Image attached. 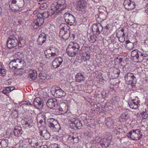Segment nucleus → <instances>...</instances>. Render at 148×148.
<instances>
[{
    "instance_id": "1",
    "label": "nucleus",
    "mask_w": 148,
    "mask_h": 148,
    "mask_svg": "<svg viewBox=\"0 0 148 148\" xmlns=\"http://www.w3.org/2000/svg\"><path fill=\"white\" fill-rule=\"evenodd\" d=\"M57 9L54 6H51V9L48 11L39 13L37 15V18L34 21L35 24L34 27L35 29H37L43 24L44 22V19L47 18L49 16H51L54 14H58V11Z\"/></svg>"
},
{
    "instance_id": "2",
    "label": "nucleus",
    "mask_w": 148,
    "mask_h": 148,
    "mask_svg": "<svg viewBox=\"0 0 148 148\" xmlns=\"http://www.w3.org/2000/svg\"><path fill=\"white\" fill-rule=\"evenodd\" d=\"M79 43L76 42L70 43L66 50V53L69 56L74 57L80 51H83L84 47L82 46L80 50L81 45Z\"/></svg>"
},
{
    "instance_id": "3",
    "label": "nucleus",
    "mask_w": 148,
    "mask_h": 148,
    "mask_svg": "<svg viewBox=\"0 0 148 148\" xmlns=\"http://www.w3.org/2000/svg\"><path fill=\"white\" fill-rule=\"evenodd\" d=\"M25 64L24 61L21 58H16L12 60L9 64L10 68L13 70L20 69L23 67Z\"/></svg>"
},
{
    "instance_id": "4",
    "label": "nucleus",
    "mask_w": 148,
    "mask_h": 148,
    "mask_svg": "<svg viewBox=\"0 0 148 148\" xmlns=\"http://www.w3.org/2000/svg\"><path fill=\"white\" fill-rule=\"evenodd\" d=\"M51 116H50L47 120V125L53 131L58 132L61 129L60 125L56 120L51 118Z\"/></svg>"
},
{
    "instance_id": "5",
    "label": "nucleus",
    "mask_w": 148,
    "mask_h": 148,
    "mask_svg": "<svg viewBox=\"0 0 148 148\" xmlns=\"http://www.w3.org/2000/svg\"><path fill=\"white\" fill-rule=\"evenodd\" d=\"M141 131L139 129L132 130L127 134V136L129 138L132 140H138L142 138Z\"/></svg>"
},
{
    "instance_id": "6",
    "label": "nucleus",
    "mask_w": 148,
    "mask_h": 148,
    "mask_svg": "<svg viewBox=\"0 0 148 148\" xmlns=\"http://www.w3.org/2000/svg\"><path fill=\"white\" fill-rule=\"evenodd\" d=\"M51 93L53 96L57 98H63L66 96V94L60 87H56L51 90Z\"/></svg>"
},
{
    "instance_id": "7",
    "label": "nucleus",
    "mask_w": 148,
    "mask_h": 148,
    "mask_svg": "<svg viewBox=\"0 0 148 148\" xmlns=\"http://www.w3.org/2000/svg\"><path fill=\"white\" fill-rule=\"evenodd\" d=\"M134 59H135L136 62H141L143 61L144 57H145V55L140 51L134 50L132 51L131 53Z\"/></svg>"
},
{
    "instance_id": "8",
    "label": "nucleus",
    "mask_w": 148,
    "mask_h": 148,
    "mask_svg": "<svg viewBox=\"0 0 148 148\" xmlns=\"http://www.w3.org/2000/svg\"><path fill=\"white\" fill-rule=\"evenodd\" d=\"M18 43V41L16 37L14 35H10L7 40V46L9 48H12L16 47Z\"/></svg>"
},
{
    "instance_id": "9",
    "label": "nucleus",
    "mask_w": 148,
    "mask_h": 148,
    "mask_svg": "<svg viewBox=\"0 0 148 148\" xmlns=\"http://www.w3.org/2000/svg\"><path fill=\"white\" fill-rule=\"evenodd\" d=\"M86 5V1L84 0H79L76 8L77 11L79 13L84 14L86 12L85 6Z\"/></svg>"
},
{
    "instance_id": "10",
    "label": "nucleus",
    "mask_w": 148,
    "mask_h": 148,
    "mask_svg": "<svg viewBox=\"0 0 148 148\" xmlns=\"http://www.w3.org/2000/svg\"><path fill=\"white\" fill-rule=\"evenodd\" d=\"M65 22L70 25H73L75 22V18L69 12L65 13L64 15Z\"/></svg>"
},
{
    "instance_id": "11",
    "label": "nucleus",
    "mask_w": 148,
    "mask_h": 148,
    "mask_svg": "<svg viewBox=\"0 0 148 148\" xmlns=\"http://www.w3.org/2000/svg\"><path fill=\"white\" fill-rule=\"evenodd\" d=\"M33 103L34 106L36 108L40 110L42 109L44 105L43 100L38 97H37L34 99Z\"/></svg>"
},
{
    "instance_id": "12",
    "label": "nucleus",
    "mask_w": 148,
    "mask_h": 148,
    "mask_svg": "<svg viewBox=\"0 0 148 148\" xmlns=\"http://www.w3.org/2000/svg\"><path fill=\"white\" fill-rule=\"evenodd\" d=\"M103 27L99 23L94 24L92 27V30L94 34L98 35L102 32Z\"/></svg>"
},
{
    "instance_id": "13",
    "label": "nucleus",
    "mask_w": 148,
    "mask_h": 148,
    "mask_svg": "<svg viewBox=\"0 0 148 148\" xmlns=\"http://www.w3.org/2000/svg\"><path fill=\"white\" fill-rule=\"evenodd\" d=\"M56 5H53L51 6H54L56 8L57 10H58V13L61 12V11L64 10L66 8L65 0H58L57 1Z\"/></svg>"
},
{
    "instance_id": "14",
    "label": "nucleus",
    "mask_w": 148,
    "mask_h": 148,
    "mask_svg": "<svg viewBox=\"0 0 148 148\" xmlns=\"http://www.w3.org/2000/svg\"><path fill=\"white\" fill-rule=\"evenodd\" d=\"M70 126L72 129H79L82 128V124L81 121L77 119L71 121V123L70 124Z\"/></svg>"
},
{
    "instance_id": "15",
    "label": "nucleus",
    "mask_w": 148,
    "mask_h": 148,
    "mask_svg": "<svg viewBox=\"0 0 148 148\" xmlns=\"http://www.w3.org/2000/svg\"><path fill=\"white\" fill-rule=\"evenodd\" d=\"M63 62V59L61 57H57L55 58L53 61L52 65L54 68H57L59 67L62 64Z\"/></svg>"
},
{
    "instance_id": "16",
    "label": "nucleus",
    "mask_w": 148,
    "mask_h": 148,
    "mask_svg": "<svg viewBox=\"0 0 148 148\" xmlns=\"http://www.w3.org/2000/svg\"><path fill=\"white\" fill-rule=\"evenodd\" d=\"M123 4L125 9L128 11L132 10L135 8L134 3L131 2L130 0H125Z\"/></svg>"
},
{
    "instance_id": "17",
    "label": "nucleus",
    "mask_w": 148,
    "mask_h": 148,
    "mask_svg": "<svg viewBox=\"0 0 148 148\" xmlns=\"http://www.w3.org/2000/svg\"><path fill=\"white\" fill-rule=\"evenodd\" d=\"M135 77L133 73L129 72L125 74L124 76L125 80L128 83L131 84L135 80Z\"/></svg>"
},
{
    "instance_id": "18",
    "label": "nucleus",
    "mask_w": 148,
    "mask_h": 148,
    "mask_svg": "<svg viewBox=\"0 0 148 148\" xmlns=\"http://www.w3.org/2000/svg\"><path fill=\"white\" fill-rule=\"evenodd\" d=\"M47 37V35L45 33H42L40 34L39 35L37 40V44L39 45H42L45 42Z\"/></svg>"
},
{
    "instance_id": "19",
    "label": "nucleus",
    "mask_w": 148,
    "mask_h": 148,
    "mask_svg": "<svg viewBox=\"0 0 148 148\" xmlns=\"http://www.w3.org/2000/svg\"><path fill=\"white\" fill-rule=\"evenodd\" d=\"M57 103L56 99H49L47 102V106L50 109H54L56 108V105Z\"/></svg>"
},
{
    "instance_id": "20",
    "label": "nucleus",
    "mask_w": 148,
    "mask_h": 148,
    "mask_svg": "<svg viewBox=\"0 0 148 148\" xmlns=\"http://www.w3.org/2000/svg\"><path fill=\"white\" fill-rule=\"evenodd\" d=\"M68 107V105L64 102L60 104L59 107L58 108L59 111L62 112V114H65L67 112Z\"/></svg>"
},
{
    "instance_id": "21",
    "label": "nucleus",
    "mask_w": 148,
    "mask_h": 148,
    "mask_svg": "<svg viewBox=\"0 0 148 148\" xmlns=\"http://www.w3.org/2000/svg\"><path fill=\"white\" fill-rule=\"evenodd\" d=\"M50 116H51V115L50 113L47 112L43 114H39L37 116V117L38 118L40 117V120H42L44 121V122L45 123H46V120H47L48 119V118H49Z\"/></svg>"
},
{
    "instance_id": "22",
    "label": "nucleus",
    "mask_w": 148,
    "mask_h": 148,
    "mask_svg": "<svg viewBox=\"0 0 148 148\" xmlns=\"http://www.w3.org/2000/svg\"><path fill=\"white\" fill-rule=\"evenodd\" d=\"M14 135L17 137H19L21 136L22 134V128L20 126H16L14 130Z\"/></svg>"
},
{
    "instance_id": "23",
    "label": "nucleus",
    "mask_w": 148,
    "mask_h": 148,
    "mask_svg": "<svg viewBox=\"0 0 148 148\" xmlns=\"http://www.w3.org/2000/svg\"><path fill=\"white\" fill-rule=\"evenodd\" d=\"M85 77L84 75L79 73L76 74L75 76V80L78 82H81L84 81Z\"/></svg>"
},
{
    "instance_id": "24",
    "label": "nucleus",
    "mask_w": 148,
    "mask_h": 148,
    "mask_svg": "<svg viewBox=\"0 0 148 148\" xmlns=\"http://www.w3.org/2000/svg\"><path fill=\"white\" fill-rule=\"evenodd\" d=\"M111 141L110 140L104 138L101 139L99 142V143L102 147H105V148L109 146L110 144Z\"/></svg>"
},
{
    "instance_id": "25",
    "label": "nucleus",
    "mask_w": 148,
    "mask_h": 148,
    "mask_svg": "<svg viewBox=\"0 0 148 148\" xmlns=\"http://www.w3.org/2000/svg\"><path fill=\"white\" fill-rule=\"evenodd\" d=\"M106 122V124L108 127L110 129L113 128L114 127V121L111 118H108Z\"/></svg>"
},
{
    "instance_id": "26",
    "label": "nucleus",
    "mask_w": 148,
    "mask_h": 148,
    "mask_svg": "<svg viewBox=\"0 0 148 148\" xmlns=\"http://www.w3.org/2000/svg\"><path fill=\"white\" fill-rule=\"evenodd\" d=\"M50 50L51 51V53L53 55V56L55 57L59 55V50L55 47L51 46L50 47Z\"/></svg>"
},
{
    "instance_id": "27",
    "label": "nucleus",
    "mask_w": 148,
    "mask_h": 148,
    "mask_svg": "<svg viewBox=\"0 0 148 148\" xmlns=\"http://www.w3.org/2000/svg\"><path fill=\"white\" fill-rule=\"evenodd\" d=\"M8 140L7 139L0 140V148H5L8 145Z\"/></svg>"
},
{
    "instance_id": "28",
    "label": "nucleus",
    "mask_w": 148,
    "mask_h": 148,
    "mask_svg": "<svg viewBox=\"0 0 148 148\" xmlns=\"http://www.w3.org/2000/svg\"><path fill=\"white\" fill-rule=\"evenodd\" d=\"M37 74L36 71H33L32 73H30L28 75V78L29 80H34L37 77Z\"/></svg>"
},
{
    "instance_id": "29",
    "label": "nucleus",
    "mask_w": 148,
    "mask_h": 148,
    "mask_svg": "<svg viewBox=\"0 0 148 148\" xmlns=\"http://www.w3.org/2000/svg\"><path fill=\"white\" fill-rule=\"evenodd\" d=\"M38 77L39 79L42 80L45 79L48 80L49 79V76L45 73L42 72H40L39 73Z\"/></svg>"
},
{
    "instance_id": "30",
    "label": "nucleus",
    "mask_w": 148,
    "mask_h": 148,
    "mask_svg": "<svg viewBox=\"0 0 148 148\" xmlns=\"http://www.w3.org/2000/svg\"><path fill=\"white\" fill-rule=\"evenodd\" d=\"M81 53H81L82 54V59L84 60V61H87L90 58V56L89 54H88V53L87 52H84L83 51H81Z\"/></svg>"
},
{
    "instance_id": "31",
    "label": "nucleus",
    "mask_w": 148,
    "mask_h": 148,
    "mask_svg": "<svg viewBox=\"0 0 148 148\" xmlns=\"http://www.w3.org/2000/svg\"><path fill=\"white\" fill-rule=\"evenodd\" d=\"M31 146L34 148H38L40 147V146L39 145V143L37 138H33L32 143V145H31Z\"/></svg>"
},
{
    "instance_id": "32",
    "label": "nucleus",
    "mask_w": 148,
    "mask_h": 148,
    "mask_svg": "<svg viewBox=\"0 0 148 148\" xmlns=\"http://www.w3.org/2000/svg\"><path fill=\"white\" fill-rule=\"evenodd\" d=\"M128 104L130 108L132 109H136L138 107V103H136V102L132 101L128 102Z\"/></svg>"
},
{
    "instance_id": "33",
    "label": "nucleus",
    "mask_w": 148,
    "mask_h": 148,
    "mask_svg": "<svg viewBox=\"0 0 148 148\" xmlns=\"http://www.w3.org/2000/svg\"><path fill=\"white\" fill-rule=\"evenodd\" d=\"M11 3L9 4L10 9L12 10H15L14 7V5L16 4L15 6L17 5V0H11L10 1Z\"/></svg>"
},
{
    "instance_id": "34",
    "label": "nucleus",
    "mask_w": 148,
    "mask_h": 148,
    "mask_svg": "<svg viewBox=\"0 0 148 148\" xmlns=\"http://www.w3.org/2000/svg\"><path fill=\"white\" fill-rule=\"evenodd\" d=\"M17 6L19 8H22L24 5V0H17Z\"/></svg>"
},
{
    "instance_id": "35",
    "label": "nucleus",
    "mask_w": 148,
    "mask_h": 148,
    "mask_svg": "<svg viewBox=\"0 0 148 148\" xmlns=\"http://www.w3.org/2000/svg\"><path fill=\"white\" fill-rule=\"evenodd\" d=\"M33 121L32 119H30L25 122V124L28 125V127L29 128L31 127L33 125Z\"/></svg>"
},
{
    "instance_id": "36",
    "label": "nucleus",
    "mask_w": 148,
    "mask_h": 148,
    "mask_svg": "<svg viewBox=\"0 0 148 148\" xmlns=\"http://www.w3.org/2000/svg\"><path fill=\"white\" fill-rule=\"evenodd\" d=\"M97 38L96 36L94 35H91L90 36V38H88L89 41L92 43H94L96 41V38Z\"/></svg>"
},
{
    "instance_id": "37",
    "label": "nucleus",
    "mask_w": 148,
    "mask_h": 148,
    "mask_svg": "<svg viewBox=\"0 0 148 148\" xmlns=\"http://www.w3.org/2000/svg\"><path fill=\"white\" fill-rule=\"evenodd\" d=\"M6 69L3 67H2V66L1 65V68H0V73L1 74V75L2 76H4L6 74Z\"/></svg>"
},
{
    "instance_id": "38",
    "label": "nucleus",
    "mask_w": 148,
    "mask_h": 148,
    "mask_svg": "<svg viewBox=\"0 0 148 148\" xmlns=\"http://www.w3.org/2000/svg\"><path fill=\"white\" fill-rule=\"evenodd\" d=\"M123 129L121 128H119L118 129H116L114 130V132L115 133L116 135H119L123 133Z\"/></svg>"
},
{
    "instance_id": "39",
    "label": "nucleus",
    "mask_w": 148,
    "mask_h": 148,
    "mask_svg": "<svg viewBox=\"0 0 148 148\" xmlns=\"http://www.w3.org/2000/svg\"><path fill=\"white\" fill-rule=\"evenodd\" d=\"M70 36L69 33L67 32H66L62 37L65 40H67L69 38Z\"/></svg>"
},
{
    "instance_id": "40",
    "label": "nucleus",
    "mask_w": 148,
    "mask_h": 148,
    "mask_svg": "<svg viewBox=\"0 0 148 148\" xmlns=\"http://www.w3.org/2000/svg\"><path fill=\"white\" fill-rule=\"evenodd\" d=\"M48 7L47 4L45 3L41 4L40 5V9L41 10H44Z\"/></svg>"
},
{
    "instance_id": "41",
    "label": "nucleus",
    "mask_w": 148,
    "mask_h": 148,
    "mask_svg": "<svg viewBox=\"0 0 148 148\" xmlns=\"http://www.w3.org/2000/svg\"><path fill=\"white\" fill-rule=\"evenodd\" d=\"M43 137L46 140H48L50 137V134L47 130L46 133L44 134Z\"/></svg>"
},
{
    "instance_id": "42",
    "label": "nucleus",
    "mask_w": 148,
    "mask_h": 148,
    "mask_svg": "<svg viewBox=\"0 0 148 148\" xmlns=\"http://www.w3.org/2000/svg\"><path fill=\"white\" fill-rule=\"evenodd\" d=\"M45 54L47 58L53 59L55 58L54 56H53V55L51 53H48L45 52Z\"/></svg>"
},
{
    "instance_id": "43",
    "label": "nucleus",
    "mask_w": 148,
    "mask_h": 148,
    "mask_svg": "<svg viewBox=\"0 0 148 148\" xmlns=\"http://www.w3.org/2000/svg\"><path fill=\"white\" fill-rule=\"evenodd\" d=\"M140 115L142 116V118L144 119H147L148 117V114L146 112H143L140 113Z\"/></svg>"
},
{
    "instance_id": "44",
    "label": "nucleus",
    "mask_w": 148,
    "mask_h": 148,
    "mask_svg": "<svg viewBox=\"0 0 148 148\" xmlns=\"http://www.w3.org/2000/svg\"><path fill=\"white\" fill-rule=\"evenodd\" d=\"M113 73L114 74H117L118 75H119L120 73V71L119 69L118 68H115L114 69L113 71Z\"/></svg>"
},
{
    "instance_id": "45",
    "label": "nucleus",
    "mask_w": 148,
    "mask_h": 148,
    "mask_svg": "<svg viewBox=\"0 0 148 148\" xmlns=\"http://www.w3.org/2000/svg\"><path fill=\"white\" fill-rule=\"evenodd\" d=\"M67 26V25L62 23L60 25V29L61 30H64V27H66Z\"/></svg>"
},
{
    "instance_id": "46",
    "label": "nucleus",
    "mask_w": 148,
    "mask_h": 148,
    "mask_svg": "<svg viewBox=\"0 0 148 148\" xmlns=\"http://www.w3.org/2000/svg\"><path fill=\"white\" fill-rule=\"evenodd\" d=\"M49 148H60L56 144H51L49 146Z\"/></svg>"
},
{
    "instance_id": "47",
    "label": "nucleus",
    "mask_w": 148,
    "mask_h": 148,
    "mask_svg": "<svg viewBox=\"0 0 148 148\" xmlns=\"http://www.w3.org/2000/svg\"><path fill=\"white\" fill-rule=\"evenodd\" d=\"M46 130H40L39 133L40 136H42L43 137L44 134L46 132Z\"/></svg>"
},
{
    "instance_id": "48",
    "label": "nucleus",
    "mask_w": 148,
    "mask_h": 148,
    "mask_svg": "<svg viewBox=\"0 0 148 148\" xmlns=\"http://www.w3.org/2000/svg\"><path fill=\"white\" fill-rule=\"evenodd\" d=\"M122 118L124 119H128L129 117V116L127 113H123L122 114Z\"/></svg>"
},
{
    "instance_id": "49",
    "label": "nucleus",
    "mask_w": 148,
    "mask_h": 148,
    "mask_svg": "<svg viewBox=\"0 0 148 148\" xmlns=\"http://www.w3.org/2000/svg\"><path fill=\"white\" fill-rule=\"evenodd\" d=\"M24 41L23 40L22 38H20L19 39V40L18 41V44L19 45L20 44L21 45L23 44Z\"/></svg>"
},
{
    "instance_id": "50",
    "label": "nucleus",
    "mask_w": 148,
    "mask_h": 148,
    "mask_svg": "<svg viewBox=\"0 0 148 148\" xmlns=\"http://www.w3.org/2000/svg\"><path fill=\"white\" fill-rule=\"evenodd\" d=\"M65 32H65L64 30H60L59 33L60 36L62 37L63 36Z\"/></svg>"
},
{
    "instance_id": "51",
    "label": "nucleus",
    "mask_w": 148,
    "mask_h": 148,
    "mask_svg": "<svg viewBox=\"0 0 148 148\" xmlns=\"http://www.w3.org/2000/svg\"><path fill=\"white\" fill-rule=\"evenodd\" d=\"M88 18L83 16L82 18V22L83 23H85L86 22L88 19Z\"/></svg>"
},
{
    "instance_id": "52",
    "label": "nucleus",
    "mask_w": 148,
    "mask_h": 148,
    "mask_svg": "<svg viewBox=\"0 0 148 148\" xmlns=\"http://www.w3.org/2000/svg\"><path fill=\"white\" fill-rule=\"evenodd\" d=\"M40 117H39L38 118L37 117V122H39L40 124H42L44 121H42V120H40Z\"/></svg>"
},
{
    "instance_id": "53",
    "label": "nucleus",
    "mask_w": 148,
    "mask_h": 148,
    "mask_svg": "<svg viewBox=\"0 0 148 148\" xmlns=\"http://www.w3.org/2000/svg\"><path fill=\"white\" fill-rule=\"evenodd\" d=\"M2 92L3 93L6 95H8L9 94V93L8 92V91L6 89H5H5L3 90Z\"/></svg>"
},
{
    "instance_id": "54",
    "label": "nucleus",
    "mask_w": 148,
    "mask_h": 148,
    "mask_svg": "<svg viewBox=\"0 0 148 148\" xmlns=\"http://www.w3.org/2000/svg\"><path fill=\"white\" fill-rule=\"evenodd\" d=\"M5 88L7 90L9 93L11 92V89H10V86L5 87Z\"/></svg>"
},
{
    "instance_id": "55",
    "label": "nucleus",
    "mask_w": 148,
    "mask_h": 148,
    "mask_svg": "<svg viewBox=\"0 0 148 148\" xmlns=\"http://www.w3.org/2000/svg\"><path fill=\"white\" fill-rule=\"evenodd\" d=\"M33 140V138L32 139H29L28 140V142L29 143V144L30 145H32V144Z\"/></svg>"
},
{
    "instance_id": "56",
    "label": "nucleus",
    "mask_w": 148,
    "mask_h": 148,
    "mask_svg": "<svg viewBox=\"0 0 148 148\" xmlns=\"http://www.w3.org/2000/svg\"><path fill=\"white\" fill-rule=\"evenodd\" d=\"M19 148H28L25 145H20L19 147Z\"/></svg>"
},
{
    "instance_id": "57",
    "label": "nucleus",
    "mask_w": 148,
    "mask_h": 148,
    "mask_svg": "<svg viewBox=\"0 0 148 148\" xmlns=\"http://www.w3.org/2000/svg\"><path fill=\"white\" fill-rule=\"evenodd\" d=\"M27 101H22L21 103V104L22 105H27Z\"/></svg>"
},
{
    "instance_id": "58",
    "label": "nucleus",
    "mask_w": 148,
    "mask_h": 148,
    "mask_svg": "<svg viewBox=\"0 0 148 148\" xmlns=\"http://www.w3.org/2000/svg\"><path fill=\"white\" fill-rule=\"evenodd\" d=\"M79 139L78 138H77H77H75V139L74 140H73V142L74 143H76L78 141Z\"/></svg>"
},
{
    "instance_id": "59",
    "label": "nucleus",
    "mask_w": 148,
    "mask_h": 148,
    "mask_svg": "<svg viewBox=\"0 0 148 148\" xmlns=\"http://www.w3.org/2000/svg\"><path fill=\"white\" fill-rule=\"evenodd\" d=\"M27 105L28 106H31L32 105V104L31 103V102H29V101H27Z\"/></svg>"
},
{
    "instance_id": "60",
    "label": "nucleus",
    "mask_w": 148,
    "mask_h": 148,
    "mask_svg": "<svg viewBox=\"0 0 148 148\" xmlns=\"http://www.w3.org/2000/svg\"><path fill=\"white\" fill-rule=\"evenodd\" d=\"M10 89H11V91H12L13 90H14L15 88L14 86H10Z\"/></svg>"
},
{
    "instance_id": "61",
    "label": "nucleus",
    "mask_w": 148,
    "mask_h": 148,
    "mask_svg": "<svg viewBox=\"0 0 148 148\" xmlns=\"http://www.w3.org/2000/svg\"><path fill=\"white\" fill-rule=\"evenodd\" d=\"M41 148H49V147L47 145H45L42 146Z\"/></svg>"
},
{
    "instance_id": "62",
    "label": "nucleus",
    "mask_w": 148,
    "mask_h": 148,
    "mask_svg": "<svg viewBox=\"0 0 148 148\" xmlns=\"http://www.w3.org/2000/svg\"><path fill=\"white\" fill-rule=\"evenodd\" d=\"M126 28V27H125V28L124 27H123V28H122L121 30V31L123 32V33H125V30H124V29H125V28Z\"/></svg>"
},
{
    "instance_id": "63",
    "label": "nucleus",
    "mask_w": 148,
    "mask_h": 148,
    "mask_svg": "<svg viewBox=\"0 0 148 148\" xmlns=\"http://www.w3.org/2000/svg\"><path fill=\"white\" fill-rule=\"evenodd\" d=\"M38 11L37 10H36L33 12V14H34V15H35V14H37L38 13Z\"/></svg>"
},
{
    "instance_id": "64",
    "label": "nucleus",
    "mask_w": 148,
    "mask_h": 148,
    "mask_svg": "<svg viewBox=\"0 0 148 148\" xmlns=\"http://www.w3.org/2000/svg\"><path fill=\"white\" fill-rule=\"evenodd\" d=\"M110 27H109V25L107 24L106 26L105 27V28L106 29H108Z\"/></svg>"
}]
</instances>
